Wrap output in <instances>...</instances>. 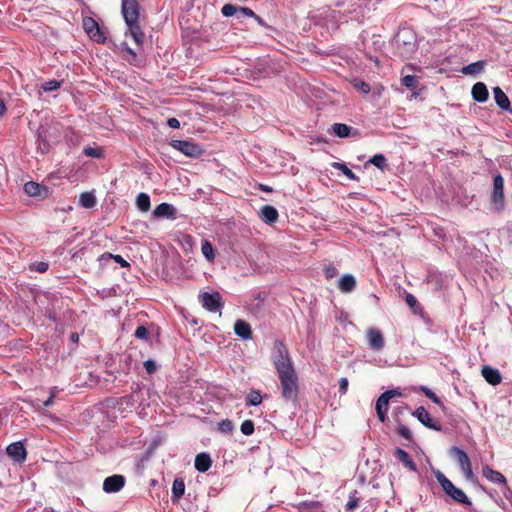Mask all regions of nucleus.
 I'll list each match as a JSON object with an SVG mask.
<instances>
[{"instance_id": "36", "label": "nucleus", "mask_w": 512, "mask_h": 512, "mask_svg": "<svg viewBox=\"0 0 512 512\" xmlns=\"http://www.w3.org/2000/svg\"><path fill=\"white\" fill-rule=\"evenodd\" d=\"M374 166L380 170H384L387 167V160L383 154H376L370 160Z\"/></svg>"}, {"instance_id": "10", "label": "nucleus", "mask_w": 512, "mask_h": 512, "mask_svg": "<svg viewBox=\"0 0 512 512\" xmlns=\"http://www.w3.org/2000/svg\"><path fill=\"white\" fill-rule=\"evenodd\" d=\"M490 200L492 203L497 205L498 210L503 209L504 204V179L499 174L494 177L493 180V190L490 195Z\"/></svg>"}, {"instance_id": "11", "label": "nucleus", "mask_w": 512, "mask_h": 512, "mask_svg": "<svg viewBox=\"0 0 512 512\" xmlns=\"http://www.w3.org/2000/svg\"><path fill=\"white\" fill-rule=\"evenodd\" d=\"M413 415L418 419L419 422H421L425 427L435 430V431H441L442 426L441 424L434 420L429 412L423 407H418L414 412Z\"/></svg>"}, {"instance_id": "22", "label": "nucleus", "mask_w": 512, "mask_h": 512, "mask_svg": "<svg viewBox=\"0 0 512 512\" xmlns=\"http://www.w3.org/2000/svg\"><path fill=\"white\" fill-rule=\"evenodd\" d=\"M356 279L352 274H344L338 281V288L343 293H350L356 288Z\"/></svg>"}, {"instance_id": "56", "label": "nucleus", "mask_w": 512, "mask_h": 512, "mask_svg": "<svg viewBox=\"0 0 512 512\" xmlns=\"http://www.w3.org/2000/svg\"><path fill=\"white\" fill-rule=\"evenodd\" d=\"M53 398H54V394H51L50 397L43 402L44 406L45 407H48L49 405H51L53 403Z\"/></svg>"}, {"instance_id": "26", "label": "nucleus", "mask_w": 512, "mask_h": 512, "mask_svg": "<svg viewBox=\"0 0 512 512\" xmlns=\"http://www.w3.org/2000/svg\"><path fill=\"white\" fill-rule=\"evenodd\" d=\"M493 93L496 104L503 110H509L510 100L508 96L505 94V92L500 87H495L493 89Z\"/></svg>"}, {"instance_id": "34", "label": "nucleus", "mask_w": 512, "mask_h": 512, "mask_svg": "<svg viewBox=\"0 0 512 512\" xmlns=\"http://www.w3.org/2000/svg\"><path fill=\"white\" fill-rule=\"evenodd\" d=\"M333 167L337 170H340L350 180H358L356 174L351 169H349L345 163L335 162L333 163Z\"/></svg>"}, {"instance_id": "9", "label": "nucleus", "mask_w": 512, "mask_h": 512, "mask_svg": "<svg viewBox=\"0 0 512 512\" xmlns=\"http://www.w3.org/2000/svg\"><path fill=\"white\" fill-rule=\"evenodd\" d=\"M84 31L91 39L97 43H104L106 41L105 34L101 31L98 22L92 17H84L82 20Z\"/></svg>"}, {"instance_id": "46", "label": "nucleus", "mask_w": 512, "mask_h": 512, "mask_svg": "<svg viewBox=\"0 0 512 512\" xmlns=\"http://www.w3.org/2000/svg\"><path fill=\"white\" fill-rule=\"evenodd\" d=\"M324 274H325V277L329 280V279L334 278L338 274V270L334 265L329 264V265L325 266Z\"/></svg>"}, {"instance_id": "47", "label": "nucleus", "mask_w": 512, "mask_h": 512, "mask_svg": "<svg viewBox=\"0 0 512 512\" xmlns=\"http://www.w3.org/2000/svg\"><path fill=\"white\" fill-rule=\"evenodd\" d=\"M236 11L237 8L232 4H225L221 9V12L225 17L233 16L236 13Z\"/></svg>"}, {"instance_id": "60", "label": "nucleus", "mask_w": 512, "mask_h": 512, "mask_svg": "<svg viewBox=\"0 0 512 512\" xmlns=\"http://www.w3.org/2000/svg\"><path fill=\"white\" fill-rule=\"evenodd\" d=\"M383 89H384V88H383L382 86H380V87H376V88H375V91L377 92V94H379V95H380Z\"/></svg>"}, {"instance_id": "37", "label": "nucleus", "mask_w": 512, "mask_h": 512, "mask_svg": "<svg viewBox=\"0 0 512 512\" xmlns=\"http://www.w3.org/2000/svg\"><path fill=\"white\" fill-rule=\"evenodd\" d=\"M420 390L425 394L427 398H429L432 402L437 404L440 407H443V402L440 400V398L428 387L421 386Z\"/></svg>"}, {"instance_id": "21", "label": "nucleus", "mask_w": 512, "mask_h": 512, "mask_svg": "<svg viewBox=\"0 0 512 512\" xmlns=\"http://www.w3.org/2000/svg\"><path fill=\"white\" fill-rule=\"evenodd\" d=\"M471 94L476 102L483 103L488 99L489 93L483 82H477L473 85Z\"/></svg>"}, {"instance_id": "30", "label": "nucleus", "mask_w": 512, "mask_h": 512, "mask_svg": "<svg viewBox=\"0 0 512 512\" xmlns=\"http://www.w3.org/2000/svg\"><path fill=\"white\" fill-rule=\"evenodd\" d=\"M484 65H485L484 61H477V62L471 63L467 66H464L461 71L465 75L476 74L483 70Z\"/></svg>"}, {"instance_id": "58", "label": "nucleus", "mask_w": 512, "mask_h": 512, "mask_svg": "<svg viewBox=\"0 0 512 512\" xmlns=\"http://www.w3.org/2000/svg\"><path fill=\"white\" fill-rule=\"evenodd\" d=\"M243 11L246 13V14H249V15H253V11L250 10L249 8H244Z\"/></svg>"}, {"instance_id": "49", "label": "nucleus", "mask_w": 512, "mask_h": 512, "mask_svg": "<svg viewBox=\"0 0 512 512\" xmlns=\"http://www.w3.org/2000/svg\"><path fill=\"white\" fill-rule=\"evenodd\" d=\"M144 368L146 369L148 374H153L157 370V366L153 360H146L144 362Z\"/></svg>"}, {"instance_id": "14", "label": "nucleus", "mask_w": 512, "mask_h": 512, "mask_svg": "<svg viewBox=\"0 0 512 512\" xmlns=\"http://www.w3.org/2000/svg\"><path fill=\"white\" fill-rule=\"evenodd\" d=\"M366 338L369 348L373 351H379L385 345L383 334L377 328L368 329L366 332Z\"/></svg>"}, {"instance_id": "28", "label": "nucleus", "mask_w": 512, "mask_h": 512, "mask_svg": "<svg viewBox=\"0 0 512 512\" xmlns=\"http://www.w3.org/2000/svg\"><path fill=\"white\" fill-rule=\"evenodd\" d=\"M79 203L84 208H92L96 205L97 200L92 192H84L80 195Z\"/></svg>"}, {"instance_id": "23", "label": "nucleus", "mask_w": 512, "mask_h": 512, "mask_svg": "<svg viewBox=\"0 0 512 512\" xmlns=\"http://www.w3.org/2000/svg\"><path fill=\"white\" fill-rule=\"evenodd\" d=\"M212 460L207 453H199L195 457L194 466L199 472H206L210 469Z\"/></svg>"}, {"instance_id": "52", "label": "nucleus", "mask_w": 512, "mask_h": 512, "mask_svg": "<svg viewBox=\"0 0 512 512\" xmlns=\"http://www.w3.org/2000/svg\"><path fill=\"white\" fill-rule=\"evenodd\" d=\"M405 301L409 307H414L417 304V299L410 293L406 295Z\"/></svg>"}, {"instance_id": "8", "label": "nucleus", "mask_w": 512, "mask_h": 512, "mask_svg": "<svg viewBox=\"0 0 512 512\" xmlns=\"http://www.w3.org/2000/svg\"><path fill=\"white\" fill-rule=\"evenodd\" d=\"M395 396H401V392H399L398 390H388L378 397L375 409L377 416L381 422H385L387 418L389 401Z\"/></svg>"}, {"instance_id": "16", "label": "nucleus", "mask_w": 512, "mask_h": 512, "mask_svg": "<svg viewBox=\"0 0 512 512\" xmlns=\"http://www.w3.org/2000/svg\"><path fill=\"white\" fill-rule=\"evenodd\" d=\"M482 475L492 483L502 484L504 486L507 484L505 476L501 472L492 469L489 465L483 466Z\"/></svg>"}, {"instance_id": "51", "label": "nucleus", "mask_w": 512, "mask_h": 512, "mask_svg": "<svg viewBox=\"0 0 512 512\" xmlns=\"http://www.w3.org/2000/svg\"><path fill=\"white\" fill-rule=\"evenodd\" d=\"M60 87V83L58 81H49L45 84L43 87L45 91H54L57 90Z\"/></svg>"}, {"instance_id": "33", "label": "nucleus", "mask_w": 512, "mask_h": 512, "mask_svg": "<svg viewBox=\"0 0 512 512\" xmlns=\"http://www.w3.org/2000/svg\"><path fill=\"white\" fill-rule=\"evenodd\" d=\"M351 85L353 86L354 89L361 92L362 94H368L371 90L370 85L361 79H353L351 81Z\"/></svg>"}, {"instance_id": "43", "label": "nucleus", "mask_w": 512, "mask_h": 512, "mask_svg": "<svg viewBox=\"0 0 512 512\" xmlns=\"http://www.w3.org/2000/svg\"><path fill=\"white\" fill-rule=\"evenodd\" d=\"M397 433L400 437L406 439L407 441H413L412 433L406 425L400 424L397 429Z\"/></svg>"}, {"instance_id": "24", "label": "nucleus", "mask_w": 512, "mask_h": 512, "mask_svg": "<svg viewBox=\"0 0 512 512\" xmlns=\"http://www.w3.org/2000/svg\"><path fill=\"white\" fill-rule=\"evenodd\" d=\"M278 211L271 205H265L260 210V218L267 224H272L278 219Z\"/></svg>"}, {"instance_id": "40", "label": "nucleus", "mask_w": 512, "mask_h": 512, "mask_svg": "<svg viewBox=\"0 0 512 512\" xmlns=\"http://www.w3.org/2000/svg\"><path fill=\"white\" fill-rule=\"evenodd\" d=\"M233 429V422L229 419H224L218 423V430L222 433H231Z\"/></svg>"}, {"instance_id": "20", "label": "nucleus", "mask_w": 512, "mask_h": 512, "mask_svg": "<svg viewBox=\"0 0 512 512\" xmlns=\"http://www.w3.org/2000/svg\"><path fill=\"white\" fill-rule=\"evenodd\" d=\"M393 455L403 464L404 467L408 468L411 471L417 470L416 463L412 460L410 455L405 450L401 448H395Z\"/></svg>"}, {"instance_id": "17", "label": "nucleus", "mask_w": 512, "mask_h": 512, "mask_svg": "<svg viewBox=\"0 0 512 512\" xmlns=\"http://www.w3.org/2000/svg\"><path fill=\"white\" fill-rule=\"evenodd\" d=\"M153 214L157 218L167 217L170 219H175L176 218V208L172 204L164 202V203H161L158 206H156V208L153 211Z\"/></svg>"}, {"instance_id": "41", "label": "nucleus", "mask_w": 512, "mask_h": 512, "mask_svg": "<svg viewBox=\"0 0 512 512\" xmlns=\"http://www.w3.org/2000/svg\"><path fill=\"white\" fill-rule=\"evenodd\" d=\"M49 268V264L44 261H38L30 264L29 269L38 273H45Z\"/></svg>"}, {"instance_id": "45", "label": "nucleus", "mask_w": 512, "mask_h": 512, "mask_svg": "<svg viewBox=\"0 0 512 512\" xmlns=\"http://www.w3.org/2000/svg\"><path fill=\"white\" fill-rule=\"evenodd\" d=\"M402 84L407 88H413L417 84V78L414 75H406L402 79Z\"/></svg>"}, {"instance_id": "7", "label": "nucleus", "mask_w": 512, "mask_h": 512, "mask_svg": "<svg viewBox=\"0 0 512 512\" xmlns=\"http://www.w3.org/2000/svg\"><path fill=\"white\" fill-rule=\"evenodd\" d=\"M199 300L202 306L209 312H219L221 314L220 310L224 303L219 292H204L199 296Z\"/></svg>"}, {"instance_id": "38", "label": "nucleus", "mask_w": 512, "mask_h": 512, "mask_svg": "<svg viewBox=\"0 0 512 512\" xmlns=\"http://www.w3.org/2000/svg\"><path fill=\"white\" fill-rule=\"evenodd\" d=\"M240 430L244 435H252L255 430L254 422L250 419L243 421L240 426Z\"/></svg>"}, {"instance_id": "50", "label": "nucleus", "mask_w": 512, "mask_h": 512, "mask_svg": "<svg viewBox=\"0 0 512 512\" xmlns=\"http://www.w3.org/2000/svg\"><path fill=\"white\" fill-rule=\"evenodd\" d=\"M348 385H349V382H348L347 378L343 377L339 380V392L341 395H344L347 393Z\"/></svg>"}, {"instance_id": "31", "label": "nucleus", "mask_w": 512, "mask_h": 512, "mask_svg": "<svg viewBox=\"0 0 512 512\" xmlns=\"http://www.w3.org/2000/svg\"><path fill=\"white\" fill-rule=\"evenodd\" d=\"M332 128L334 133L340 138L348 137L352 130V127L343 123H335L333 124Z\"/></svg>"}, {"instance_id": "15", "label": "nucleus", "mask_w": 512, "mask_h": 512, "mask_svg": "<svg viewBox=\"0 0 512 512\" xmlns=\"http://www.w3.org/2000/svg\"><path fill=\"white\" fill-rule=\"evenodd\" d=\"M125 485V478L122 475L115 474L107 477L103 482V490L106 493L119 492Z\"/></svg>"}, {"instance_id": "48", "label": "nucleus", "mask_w": 512, "mask_h": 512, "mask_svg": "<svg viewBox=\"0 0 512 512\" xmlns=\"http://www.w3.org/2000/svg\"><path fill=\"white\" fill-rule=\"evenodd\" d=\"M84 154L89 157L99 158L102 155V151L98 148L87 147L84 149Z\"/></svg>"}, {"instance_id": "6", "label": "nucleus", "mask_w": 512, "mask_h": 512, "mask_svg": "<svg viewBox=\"0 0 512 512\" xmlns=\"http://www.w3.org/2000/svg\"><path fill=\"white\" fill-rule=\"evenodd\" d=\"M121 10L126 25L139 22L140 6L137 0H122Z\"/></svg>"}, {"instance_id": "59", "label": "nucleus", "mask_w": 512, "mask_h": 512, "mask_svg": "<svg viewBox=\"0 0 512 512\" xmlns=\"http://www.w3.org/2000/svg\"><path fill=\"white\" fill-rule=\"evenodd\" d=\"M126 51H127L130 55H132V56H134V57L136 56V53H135V52H134V50H132L131 48H127V49H126Z\"/></svg>"}, {"instance_id": "18", "label": "nucleus", "mask_w": 512, "mask_h": 512, "mask_svg": "<svg viewBox=\"0 0 512 512\" xmlns=\"http://www.w3.org/2000/svg\"><path fill=\"white\" fill-rule=\"evenodd\" d=\"M481 373H482V376L484 377V379L486 380V382H488L491 385H494V386L498 385L502 381V376H501V373L499 372V370L494 369L490 366H484L482 368Z\"/></svg>"}, {"instance_id": "35", "label": "nucleus", "mask_w": 512, "mask_h": 512, "mask_svg": "<svg viewBox=\"0 0 512 512\" xmlns=\"http://www.w3.org/2000/svg\"><path fill=\"white\" fill-rule=\"evenodd\" d=\"M247 404L249 405H252V406H258L262 403V395H261V392L258 391V390H252L248 395H247Z\"/></svg>"}, {"instance_id": "29", "label": "nucleus", "mask_w": 512, "mask_h": 512, "mask_svg": "<svg viewBox=\"0 0 512 512\" xmlns=\"http://www.w3.org/2000/svg\"><path fill=\"white\" fill-rule=\"evenodd\" d=\"M136 205L138 209L142 212H147L150 209V197L146 193H140L136 197Z\"/></svg>"}, {"instance_id": "4", "label": "nucleus", "mask_w": 512, "mask_h": 512, "mask_svg": "<svg viewBox=\"0 0 512 512\" xmlns=\"http://www.w3.org/2000/svg\"><path fill=\"white\" fill-rule=\"evenodd\" d=\"M396 42L403 55H409L416 50V37L410 30L400 31L396 36Z\"/></svg>"}, {"instance_id": "39", "label": "nucleus", "mask_w": 512, "mask_h": 512, "mask_svg": "<svg viewBox=\"0 0 512 512\" xmlns=\"http://www.w3.org/2000/svg\"><path fill=\"white\" fill-rule=\"evenodd\" d=\"M356 495L357 491H354L352 494H350L349 500L345 505L346 511L351 512L358 507L359 498Z\"/></svg>"}, {"instance_id": "13", "label": "nucleus", "mask_w": 512, "mask_h": 512, "mask_svg": "<svg viewBox=\"0 0 512 512\" xmlns=\"http://www.w3.org/2000/svg\"><path fill=\"white\" fill-rule=\"evenodd\" d=\"M6 452L14 462L23 463L26 461L27 451L24 444L20 441L9 444Z\"/></svg>"}, {"instance_id": "2", "label": "nucleus", "mask_w": 512, "mask_h": 512, "mask_svg": "<svg viewBox=\"0 0 512 512\" xmlns=\"http://www.w3.org/2000/svg\"><path fill=\"white\" fill-rule=\"evenodd\" d=\"M435 477L438 483L441 485L443 491L455 502L465 506L472 505V501L468 498L464 491L460 488H457L441 471H437L435 473Z\"/></svg>"}, {"instance_id": "54", "label": "nucleus", "mask_w": 512, "mask_h": 512, "mask_svg": "<svg viewBox=\"0 0 512 512\" xmlns=\"http://www.w3.org/2000/svg\"><path fill=\"white\" fill-rule=\"evenodd\" d=\"M6 111H7V108H6L5 102L0 98V117L5 115Z\"/></svg>"}, {"instance_id": "12", "label": "nucleus", "mask_w": 512, "mask_h": 512, "mask_svg": "<svg viewBox=\"0 0 512 512\" xmlns=\"http://www.w3.org/2000/svg\"><path fill=\"white\" fill-rule=\"evenodd\" d=\"M24 191L31 197H38L40 199H46L51 194V190L48 186L41 185L34 181H29L24 185Z\"/></svg>"}, {"instance_id": "44", "label": "nucleus", "mask_w": 512, "mask_h": 512, "mask_svg": "<svg viewBox=\"0 0 512 512\" xmlns=\"http://www.w3.org/2000/svg\"><path fill=\"white\" fill-rule=\"evenodd\" d=\"M103 257H108L113 259L116 263H118L122 268H127L130 266L128 261H126L121 255H115L112 253H105Z\"/></svg>"}, {"instance_id": "53", "label": "nucleus", "mask_w": 512, "mask_h": 512, "mask_svg": "<svg viewBox=\"0 0 512 512\" xmlns=\"http://www.w3.org/2000/svg\"><path fill=\"white\" fill-rule=\"evenodd\" d=\"M167 125L170 128L177 129L180 127V122L177 118L172 117L167 120Z\"/></svg>"}, {"instance_id": "57", "label": "nucleus", "mask_w": 512, "mask_h": 512, "mask_svg": "<svg viewBox=\"0 0 512 512\" xmlns=\"http://www.w3.org/2000/svg\"><path fill=\"white\" fill-rule=\"evenodd\" d=\"M70 339H71L73 342L77 343V342H78V340H79V336H78V334H77V333H75V332H74V333H71V335H70Z\"/></svg>"}, {"instance_id": "42", "label": "nucleus", "mask_w": 512, "mask_h": 512, "mask_svg": "<svg viewBox=\"0 0 512 512\" xmlns=\"http://www.w3.org/2000/svg\"><path fill=\"white\" fill-rule=\"evenodd\" d=\"M134 335L136 338L144 340V341H149V339H150L149 331L143 325H140L136 328Z\"/></svg>"}, {"instance_id": "27", "label": "nucleus", "mask_w": 512, "mask_h": 512, "mask_svg": "<svg viewBox=\"0 0 512 512\" xmlns=\"http://www.w3.org/2000/svg\"><path fill=\"white\" fill-rule=\"evenodd\" d=\"M129 33L137 45H142L145 39V34L142 31L139 22L127 24Z\"/></svg>"}, {"instance_id": "5", "label": "nucleus", "mask_w": 512, "mask_h": 512, "mask_svg": "<svg viewBox=\"0 0 512 512\" xmlns=\"http://www.w3.org/2000/svg\"><path fill=\"white\" fill-rule=\"evenodd\" d=\"M449 454L458 462L466 478L472 479V463L467 453L464 450L458 448L457 446H452L449 450Z\"/></svg>"}, {"instance_id": "32", "label": "nucleus", "mask_w": 512, "mask_h": 512, "mask_svg": "<svg viewBox=\"0 0 512 512\" xmlns=\"http://www.w3.org/2000/svg\"><path fill=\"white\" fill-rule=\"evenodd\" d=\"M201 251H202V254L205 256V258L208 261H211V262L214 261L215 252H214V248L210 241H208V240L202 241Z\"/></svg>"}, {"instance_id": "1", "label": "nucleus", "mask_w": 512, "mask_h": 512, "mask_svg": "<svg viewBox=\"0 0 512 512\" xmlns=\"http://www.w3.org/2000/svg\"><path fill=\"white\" fill-rule=\"evenodd\" d=\"M273 364L280 382L281 398L285 402L296 403L299 398V377L294 368L290 353L282 340L276 339L273 344Z\"/></svg>"}, {"instance_id": "19", "label": "nucleus", "mask_w": 512, "mask_h": 512, "mask_svg": "<svg viewBox=\"0 0 512 512\" xmlns=\"http://www.w3.org/2000/svg\"><path fill=\"white\" fill-rule=\"evenodd\" d=\"M234 332L235 334L244 339L248 340L252 338V329L249 323L244 320H237L234 324Z\"/></svg>"}, {"instance_id": "3", "label": "nucleus", "mask_w": 512, "mask_h": 512, "mask_svg": "<svg viewBox=\"0 0 512 512\" xmlns=\"http://www.w3.org/2000/svg\"><path fill=\"white\" fill-rule=\"evenodd\" d=\"M170 146L191 158H198L204 153L200 145L191 141L172 140Z\"/></svg>"}, {"instance_id": "25", "label": "nucleus", "mask_w": 512, "mask_h": 512, "mask_svg": "<svg viewBox=\"0 0 512 512\" xmlns=\"http://www.w3.org/2000/svg\"><path fill=\"white\" fill-rule=\"evenodd\" d=\"M185 493V483L182 478H176L172 484V496L171 500L173 503L178 502Z\"/></svg>"}, {"instance_id": "55", "label": "nucleus", "mask_w": 512, "mask_h": 512, "mask_svg": "<svg viewBox=\"0 0 512 512\" xmlns=\"http://www.w3.org/2000/svg\"><path fill=\"white\" fill-rule=\"evenodd\" d=\"M259 189L263 192H272V188L265 184H260Z\"/></svg>"}]
</instances>
